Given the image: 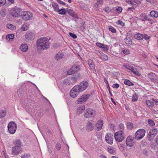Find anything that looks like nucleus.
<instances>
[{"label":"nucleus","mask_w":158,"mask_h":158,"mask_svg":"<svg viewBox=\"0 0 158 158\" xmlns=\"http://www.w3.org/2000/svg\"><path fill=\"white\" fill-rule=\"evenodd\" d=\"M49 40L46 37H41L37 41V44L42 50H46L49 47Z\"/></svg>","instance_id":"1"},{"label":"nucleus","mask_w":158,"mask_h":158,"mask_svg":"<svg viewBox=\"0 0 158 158\" xmlns=\"http://www.w3.org/2000/svg\"><path fill=\"white\" fill-rule=\"evenodd\" d=\"M145 132V131L144 129H139L135 134V139L138 140H140L144 137Z\"/></svg>","instance_id":"2"},{"label":"nucleus","mask_w":158,"mask_h":158,"mask_svg":"<svg viewBox=\"0 0 158 158\" xmlns=\"http://www.w3.org/2000/svg\"><path fill=\"white\" fill-rule=\"evenodd\" d=\"M96 114V112L92 109H87L84 112V116L86 118L94 117Z\"/></svg>","instance_id":"3"},{"label":"nucleus","mask_w":158,"mask_h":158,"mask_svg":"<svg viewBox=\"0 0 158 158\" xmlns=\"http://www.w3.org/2000/svg\"><path fill=\"white\" fill-rule=\"evenodd\" d=\"M115 140L119 142L123 140L125 138L124 133L117 132L114 134Z\"/></svg>","instance_id":"4"},{"label":"nucleus","mask_w":158,"mask_h":158,"mask_svg":"<svg viewBox=\"0 0 158 158\" xmlns=\"http://www.w3.org/2000/svg\"><path fill=\"white\" fill-rule=\"evenodd\" d=\"M76 86L78 87V89L81 92L87 89L89 86L88 82L86 81H84L81 82L79 85H76Z\"/></svg>","instance_id":"5"},{"label":"nucleus","mask_w":158,"mask_h":158,"mask_svg":"<svg viewBox=\"0 0 158 158\" xmlns=\"http://www.w3.org/2000/svg\"><path fill=\"white\" fill-rule=\"evenodd\" d=\"M21 9L16 7L13 8L10 10V13L12 16L14 17H18L20 16Z\"/></svg>","instance_id":"6"},{"label":"nucleus","mask_w":158,"mask_h":158,"mask_svg":"<svg viewBox=\"0 0 158 158\" xmlns=\"http://www.w3.org/2000/svg\"><path fill=\"white\" fill-rule=\"evenodd\" d=\"M16 127V125L14 122H10L8 126V131L11 134H13L15 132Z\"/></svg>","instance_id":"7"},{"label":"nucleus","mask_w":158,"mask_h":158,"mask_svg":"<svg viewBox=\"0 0 158 158\" xmlns=\"http://www.w3.org/2000/svg\"><path fill=\"white\" fill-rule=\"evenodd\" d=\"M80 92H81L78 89V87L75 85L70 91V95L71 97L74 98L78 95Z\"/></svg>","instance_id":"8"},{"label":"nucleus","mask_w":158,"mask_h":158,"mask_svg":"<svg viewBox=\"0 0 158 158\" xmlns=\"http://www.w3.org/2000/svg\"><path fill=\"white\" fill-rule=\"evenodd\" d=\"M22 18L24 20H30L32 19V14L30 12L25 11L23 12L21 15Z\"/></svg>","instance_id":"9"},{"label":"nucleus","mask_w":158,"mask_h":158,"mask_svg":"<svg viewBox=\"0 0 158 158\" xmlns=\"http://www.w3.org/2000/svg\"><path fill=\"white\" fill-rule=\"evenodd\" d=\"M23 151L22 148L21 147L15 146L12 148L11 154L13 156L18 155L19 153Z\"/></svg>","instance_id":"10"},{"label":"nucleus","mask_w":158,"mask_h":158,"mask_svg":"<svg viewBox=\"0 0 158 158\" xmlns=\"http://www.w3.org/2000/svg\"><path fill=\"white\" fill-rule=\"evenodd\" d=\"M105 139L106 143L112 144L113 141V135L110 133H107L105 135Z\"/></svg>","instance_id":"11"},{"label":"nucleus","mask_w":158,"mask_h":158,"mask_svg":"<svg viewBox=\"0 0 158 158\" xmlns=\"http://www.w3.org/2000/svg\"><path fill=\"white\" fill-rule=\"evenodd\" d=\"M135 142L134 137L131 135L129 136L127 138L126 140V145L127 146L131 147Z\"/></svg>","instance_id":"12"},{"label":"nucleus","mask_w":158,"mask_h":158,"mask_svg":"<svg viewBox=\"0 0 158 158\" xmlns=\"http://www.w3.org/2000/svg\"><path fill=\"white\" fill-rule=\"evenodd\" d=\"M89 94H84L81 96L77 100V102L79 104H81L83 102L86 101V100L89 98Z\"/></svg>","instance_id":"13"},{"label":"nucleus","mask_w":158,"mask_h":158,"mask_svg":"<svg viewBox=\"0 0 158 158\" xmlns=\"http://www.w3.org/2000/svg\"><path fill=\"white\" fill-rule=\"evenodd\" d=\"M35 36L34 34L31 31H27L25 35L26 41H27L33 40Z\"/></svg>","instance_id":"14"},{"label":"nucleus","mask_w":158,"mask_h":158,"mask_svg":"<svg viewBox=\"0 0 158 158\" xmlns=\"http://www.w3.org/2000/svg\"><path fill=\"white\" fill-rule=\"evenodd\" d=\"M103 124V121L102 120H99L97 121L95 126L98 131H99L102 129Z\"/></svg>","instance_id":"15"},{"label":"nucleus","mask_w":158,"mask_h":158,"mask_svg":"<svg viewBox=\"0 0 158 158\" xmlns=\"http://www.w3.org/2000/svg\"><path fill=\"white\" fill-rule=\"evenodd\" d=\"M97 54L100 57L101 59L103 61H106L108 59V57L103 52H98Z\"/></svg>","instance_id":"16"},{"label":"nucleus","mask_w":158,"mask_h":158,"mask_svg":"<svg viewBox=\"0 0 158 158\" xmlns=\"http://www.w3.org/2000/svg\"><path fill=\"white\" fill-rule=\"evenodd\" d=\"M88 63L91 69L93 71L96 72L93 60L91 59H89L88 60Z\"/></svg>","instance_id":"17"},{"label":"nucleus","mask_w":158,"mask_h":158,"mask_svg":"<svg viewBox=\"0 0 158 158\" xmlns=\"http://www.w3.org/2000/svg\"><path fill=\"white\" fill-rule=\"evenodd\" d=\"M64 53L61 52H59L57 53L55 56V58L56 60H60L62 58H64Z\"/></svg>","instance_id":"18"},{"label":"nucleus","mask_w":158,"mask_h":158,"mask_svg":"<svg viewBox=\"0 0 158 158\" xmlns=\"http://www.w3.org/2000/svg\"><path fill=\"white\" fill-rule=\"evenodd\" d=\"M94 128L93 125L90 122H88L86 126V130L89 131H91L93 130Z\"/></svg>","instance_id":"19"},{"label":"nucleus","mask_w":158,"mask_h":158,"mask_svg":"<svg viewBox=\"0 0 158 158\" xmlns=\"http://www.w3.org/2000/svg\"><path fill=\"white\" fill-rule=\"evenodd\" d=\"M148 16L145 13L141 14L139 16V19L142 21H145L147 19Z\"/></svg>","instance_id":"20"},{"label":"nucleus","mask_w":158,"mask_h":158,"mask_svg":"<svg viewBox=\"0 0 158 158\" xmlns=\"http://www.w3.org/2000/svg\"><path fill=\"white\" fill-rule=\"evenodd\" d=\"M125 44L128 46H130L132 44V39L129 37H127L125 39Z\"/></svg>","instance_id":"21"},{"label":"nucleus","mask_w":158,"mask_h":158,"mask_svg":"<svg viewBox=\"0 0 158 158\" xmlns=\"http://www.w3.org/2000/svg\"><path fill=\"white\" fill-rule=\"evenodd\" d=\"M149 15L152 17L156 18L158 17V13L156 11L152 10L150 12Z\"/></svg>","instance_id":"22"},{"label":"nucleus","mask_w":158,"mask_h":158,"mask_svg":"<svg viewBox=\"0 0 158 158\" xmlns=\"http://www.w3.org/2000/svg\"><path fill=\"white\" fill-rule=\"evenodd\" d=\"M20 49L23 52H26L28 49V47L26 44H23L21 45L20 47Z\"/></svg>","instance_id":"23"},{"label":"nucleus","mask_w":158,"mask_h":158,"mask_svg":"<svg viewBox=\"0 0 158 158\" xmlns=\"http://www.w3.org/2000/svg\"><path fill=\"white\" fill-rule=\"evenodd\" d=\"M118 127L120 130L118 132L124 133V126L123 124L120 123L118 125Z\"/></svg>","instance_id":"24"},{"label":"nucleus","mask_w":158,"mask_h":158,"mask_svg":"<svg viewBox=\"0 0 158 158\" xmlns=\"http://www.w3.org/2000/svg\"><path fill=\"white\" fill-rule=\"evenodd\" d=\"M149 132L155 136L157 134L158 129L156 128H153L150 130Z\"/></svg>","instance_id":"25"},{"label":"nucleus","mask_w":158,"mask_h":158,"mask_svg":"<svg viewBox=\"0 0 158 158\" xmlns=\"http://www.w3.org/2000/svg\"><path fill=\"white\" fill-rule=\"evenodd\" d=\"M143 34L139 33L136 34L134 35V37L135 39L139 40H143Z\"/></svg>","instance_id":"26"},{"label":"nucleus","mask_w":158,"mask_h":158,"mask_svg":"<svg viewBox=\"0 0 158 158\" xmlns=\"http://www.w3.org/2000/svg\"><path fill=\"white\" fill-rule=\"evenodd\" d=\"M64 83L65 85H73V83H72L70 79H69V78L64 79Z\"/></svg>","instance_id":"27"},{"label":"nucleus","mask_w":158,"mask_h":158,"mask_svg":"<svg viewBox=\"0 0 158 158\" xmlns=\"http://www.w3.org/2000/svg\"><path fill=\"white\" fill-rule=\"evenodd\" d=\"M155 136L150 133V132H149V133L148 134L147 136V139L149 141H152V140L155 137Z\"/></svg>","instance_id":"28"},{"label":"nucleus","mask_w":158,"mask_h":158,"mask_svg":"<svg viewBox=\"0 0 158 158\" xmlns=\"http://www.w3.org/2000/svg\"><path fill=\"white\" fill-rule=\"evenodd\" d=\"M108 152L111 154H114L115 151V149L112 147H108Z\"/></svg>","instance_id":"29"},{"label":"nucleus","mask_w":158,"mask_h":158,"mask_svg":"<svg viewBox=\"0 0 158 158\" xmlns=\"http://www.w3.org/2000/svg\"><path fill=\"white\" fill-rule=\"evenodd\" d=\"M124 84L129 86H132L134 85V84L133 83L131 82L130 81L127 79H126L124 81Z\"/></svg>","instance_id":"30"},{"label":"nucleus","mask_w":158,"mask_h":158,"mask_svg":"<svg viewBox=\"0 0 158 158\" xmlns=\"http://www.w3.org/2000/svg\"><path fill=\"white\" fill-rule=\"evenodd\" d=\"M72 69L73 70H74V73L79 69L80 66L78 65H74L72 67Z\"/></svg>","instance_id":"31"},{"label":"nucleus","mask_w":158,"mask_h":158,"mask_svg":"<svg viewBox=\"0 0 158 158\" xmlns=\"http://www.w3.org/2000/svg\"><path fill=\"white\" fill-rule=\"evenodd\" d=\"M14 145L15 146H17L18 147H21L22 145V143L21 141L19 139H17L15 141Z\"/></svg>","instance_id":"32"},{"label":"nucleus","mask_w":158,"mask_h":158,"mask_svg":"<svg viewBox=\"0 0 158 158\" xmlns=\"http://www.w3.org/2000/svg\"><path fill=\"white\" fill-rule=\"evenodd\" d=\"M52 6L53 7L55 11L56 12L58 11V10H59V7L57 3L56 2L53 3H52Z\"/></svg>","instance_id":"33"},{"label":"nucleus","mask_w":158,"mask_h":158,"mask_svg":"<svg viewBox=\"0 0 158 158\" xmlns=\"http://www.w3.org/2000/svg\"><path fill=\"white\" fill-rule=\"evenodd\" d=\"M6 112L4 110H0V118L4 117L6 114Z\"/></svg>","instance_id":"34"},{"label":"nucleus","mask_w":158,"mask_h":158,"mask_svg":"<svg viewBox=\"0 0 158 158\" xmlns=\"http://www.w3.org/2000/svg\"><path fill=\"white\" fill-rule=\"evenodd\" d=\"M133 124L132 123L128 122L127 123V127L128 130H131L133 128Z\"/></svg>","instance_id":"35"},{"label":"nucleus","mask_w":158,"mask_h":158,"mask_svg":"<svg viewBox=\"0 0 158 158\" xmlns=\"http://www.w3.org/2000/svg\"><path fill=\"white\" fill-rule=\"evenodd\" d=\"M14 38V35L13 34H9L7 35L6 36V39L10 41V40H12Z\"/></svg>","instance_id":"36"},{"label":"nucleus","mask_w":158,"mask_h":158,"mask_svg":"<svg viewBox=\"0 0 158 158\" xmlns=\"http://www.w3.org/2000/svg\"><path fill=\"white\" fill-rule=\"evenodd\" d=\"M148 122L150 126L152 127L155 126V123L154 121L152 119H148Z\"/></svg>","instance_id":"37"},{"label":"nucleus","mask_w":158,"mask_h":158,"mask_svg":"<svg viewBox=\"0 0 158 158\" xmlns=\"http://www.w3.org/2000/svg\"><path fill=\"white\" fill-rule=\"evenodd\" d=\"M146 103L148 106L152 107L154 106V103L152 101L147 100L146 101Z\"/></svg>","instance_id":"38"},{"label":"nucleus","mask_w":158,"mask_h":158,"mask_svg":"<svg viewBox=\"0 0 158 158\" xmlns=\"http://www.w3.org/2000/svg\"><path fill=\"white\" fill-rule=\"evenodd\" d=\"M69 79H70L71 81L73 83V85L75 82L77 81V78L74 77H72L70 78H69Z\"/></svg>","instance_id":"39"},{"label":"nucleus","mask_w":158,"mask_h":158,"mask_svg":"<svg viewBox=\"0 0 158 158\" xmlns=\"http://www.w3.org/2000/svg\"><path fill=\"white\" fill-rule=\"evenodd\" d=\"M31 156V155L28 153H24L22 154L21 156V158H29Z\"/></svg>","instance_id":"40"},{"label":"nucleus","mask_w":158,"mask_h":158,"mask_svg":"<svg viewBox=\"0 0 158 158\" xmlns=\"http://www.w3.org/2000/svg\"><path fill=\"white\" fill-rule=\"evenodd\" d=\"M61 147V144L59 143H57L55 146V147L58 151L60 150Z\"/></svg>","instance_id":"41"},{"label":"nucleus","mask_w":158,"mask_h":158,"mask_svg":"<svg viewBox=\"0 0 158 158\" xmlns=\"http://www.w3.org/2000/svg\"><path fill=\"white\" fill-rule=\"evenodd\" d=\"M57 12H59V14L60 15H64L66 13V11L64 9H61L59 10Z\"/></svg>","instance_id":"42"},{"label":"nucleus","mask_w":158,"mask_h":158,"mask_svg":"<svg viewBox=\"0 0 158 158\" xmlns=\"http://www.w3.org/2000/svg\"><path fill=\"white\" fill-rule=\"evenodd\" d=\"M101 48H102V49H103V50L105 52H107L108 50L107 45H106L103 44L102 45Z\"/></svg>","instance_id":"43"},{"label":"nucleus","mask_w":158,"mask_h":158,"mask_svg":"<svg viewBox=\"0 0 158 158\" xmlns=\"http://www.w3.org/2000/svg\"><path fill=\"white\" fill-rule=\"evenodd\" d=\"M138 99V97L137 95L135 94L133 95L132 97V101L133 102H135L137 101Z\"/></svg>","instance_id":"44"},{"label":"nucleus","mask_w":158,"mask_h":158,"mask_svg":"<svg viewBox=\"0 0 158 158\" xmlns=\"http://www.w3.org/2000/svg\"><path fill=\"white\" fill-rule=\"evenodd\" d=\"M103 3V0H97V2L95 3L97 6H98Z\"/></svg>","instance_id":"45"},{"label":"nucleus","mask_w":158,"mask_h":158,"mask_svg":"<svg viewBox=\"0 0 158 158\" xmlns=\"http://www.w3.org/2000/svg\"><path fill=\"white\" fill-rule=\"evenodd\" d=\"M109 29L113 33H115L116 32L115 29L111 26H110L109 27Z\"/></svg>","instance_id":"46"},{"label":"nucleus","mask_w":158,"mask_h":158,"mask_svg":"<svg viewBox=\"0 0 158 158\" xmlns=\"http://www.w3.org/2000/svg\"><path fill=\"white\" fill-rule=\"evenodd\" d=\"M74 73V70H73L71 68L67 72L68 75H72Z\"/></svg>","instance_id":"47"},{"label":"nucleus","mask_w":158,"mask_h":158,"mask_svg":"<svg viewBox=\"0 0 158 158\" xmlns=\"http://www.w3.org/2000/svg\"><path fill=\"white\" fill-rule=\"evenodd\" d=\"M125 2L127 3H130V4L133 5L134 4V3H135L136 4L137 3V2L135 1H134L133 2L131 0H126Z\"/></svg>","instance_id":"48"},{"label":"nucleus","mask_w":158,"mask_h":158,"mask_svg":"<svg viewBox=\"0 0 158 158\" xmlns=\"http://www.w3.org/2000/svg\"><path fill=\"white\" fill-rule=\"evenodd\" d=\"M27 28L28 27L26 24H24L22 27V29L23 31H26L27 30Z\"/></svg>","instance_id":"49"},{"label":"nucleus","mask_w":158,"mask_h":158,"mask_svg":"<svg viewBox=\"0 0 158 158\" xmlns=\"http://www.w3.org/2000/svg\"><path fill=\"white\" fill-rule=\"evenodd\" d=\"M69 34L70 36L72 37L73 39H75L77 38V36L75 34H74L71 32H69Z\"/></svg>","instance_id":"50"},{"label":"nucleus","mask_w":158,"mask_h":158,"mask_svg":"<svg viewBox=\"0 0 158 158\" xmlns=\"http://www.w3.org/2000/svg\"><path fill=\"white\" fill-rule=\"evenodd\" d=\"M24 93V91L22 90L21 89H19L18 91V94L19 95H20V96H22L23 95V94Z\"/></svg>","instance_id":"51"},{"label":"nucleus","mask_w":158,"mask_h":158,"mask_svg":"<svg viewBox=\"0 0 158 158\" xmlns=\"http://www.w3.org/2000/svg\"><path fill=\"white\" fill-rule=\"evenodd\" d=\"M123 66L126 68L127 69L129 70H130L131 68V67H132V66H130L129 65V64H124L123 65Z\"/></svg>","instance_id":"52"},{"label":"nucleus","mask_w":158,"mask_h":158,"mask_svg":"<svg viewBox=\"0 0 158 158\" xmlns=\"http://www.w3.org/2000/svg\"><path fill=\"white\" fill-rule=\"evenodd\" d=\"M143 40L144 39L145 40H148L150 38V36L148 35H143Z\"/></svg>","instance_id":"53"},{"label":"nucleus","mask_w":158,"mask_h":158,"mask_svg":"<svg viewBox=\"0 0 158 158\" xmlns=\"http://www.w3.org/2000/svg\"><path fill=\"white\" fill-rule=\"evenodd\" d=\"M123 52L124 54L127 55L130 52L128 49H125L123 51Z\"/></svg>","instance_id":"54"},{"label":"nucleus","mask_w":158,"mask_h":158,"mask_svg":"<svg viewBox=\"0 0 158 158\" xmlns=\"http://www.w3.org/2000/svg\"><path fill=\"white\" fill-rule=\"evenodd\" d=\"M149 152V151L148 150H144L143 152V154L146 156H148Z\"/></svg>","instance_id":"55"},{"label":"nucleus","mask_w":158,"mask_h":158,"mask_svg":"<svg viewBox=\"0 0 158 158\" xmlns=\"http://www.w3.org/2000/svg\"><path fill=\"white\" fill-rule=\"evenodd\" d=\"M13 25L11 24H8L7 25V27L10 29H13L14 28Z\"/></svg>","instance_id":"56"},{"label":"nucleus","mask_w":158,"mask_h":158,"mask_svg":"<svg viewBox=\"0 0 158 158\" xmlns=\"http://www.w3.org/2000/svg\"><path fill=\"white\" fill-rule=\"evenodd\" d=\"M67 11L70 15H73V12L72 10L70 9H68Z\"/></svg>","instance_id":"57"},{"label":"nucleus","mask_w":158,"mask_h":158,"mask_svg":"<svg viewBox=\"0 0 158 158\" xmlns=\"http://www.w3.org/2000/svg\"><path fill=\"white\" fill-rule=\"evenodd\" d=\"M103 44H102L98 42H97L96 43V45L100 48H102V45H103Z\"/></svg>","instance_id":"58"},{"label":"nucleus","mask_w":158,"mask_h":158,"mask_svg":"<svg viewBox=\"0 0 158 158\" xmlns=\"http://www.w3.org/2000/svg\"><path fill=\"white\" fill-rule=\"evenodd\" d=\"M57 1L60 4H62L64 5H65V3L64 2H63L60 0H57Z\"/></svg>","instance_id":"59"},{"label":"nucleus","mask_w":158,"mask_h":158,"mask_svg":"<svg viewBox=\"0 0 158 158\" xmlns=\"http://www.w3.org/2000/svg\"><path fill=\"white\" fill-rule=\"evenodd\" d=\"M152 102H155L156 105H158V100L157 99L155 98H152Z\"/></svg>","instance_id":"60"},{"label":"nucleus","mask_w":158,"mask_h":158,"mask_svg":"<svg viewBox=\"0 0 158 158\" xmlns=\"http://www.w3.org/2000/svg\"><path fill=\"white\" fill-rule=\"evenodd\" d=\"M78 109L79 110H81V111L85 109V106H81L78 107Z\"/></svg>","instance_id":"61"},{"label":"nucleus","mask_w":158,"mask_h":158,"mask_svg":"<svg viewBox=\"0 0 158 158\" xmlns=\"http://www.w3.org/2000/svg\"><path fill=\"white\" fill-rule=\"evenodd\" d=\"M112 87L114 88H117L119 87V85L117 83L114 84L113 85Z\"/></svg>","instance_id":"62"},{"label":"nucleus","mask_w":158,"mask_h":158,"mask_svg":"<svg viewBox=\"0 0 158 158\" xmlns=\"http://www.w3.org/2000/svg\"><path fill=\"white\" fill-rule=\"evenodd\" d=\"M116 10L118 13H120L122 11V9L121 7H118L117 8Z\"/></svg>","instance_id":"63"},{"label":"nucleus","mask_w":158,"mask_h":158,"mask_svg":"<svg viewBox=\"0 0 158 158\" xmlns=\"http://www.w3.org/2000/svg\"><path fill=\"white\" fill-rule=\"evenodd\" d=\"M133 73L135 74V75H138V76H140V73L138 72L135 69V70L133 72Z\"/></svg>","instance_id":"64"}]
</instances>
